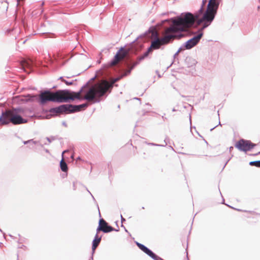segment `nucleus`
Masks as SVG:
<instances>
[{"mask_svg":"<svg viewBox=\"0 0 260 260\" xmlns=\"http://www.w3.org/2000/svg\"><path fill=\"white\" fill-rule=\"evenodd\" d=\"M172 23L168 27H165L162 32V37H158L155 33V37L151 41L150 46L144 53L142 59L147 56L154 50L160 48L161 46L167 45L176 39H181L184 35L182 32L185 31L187 27L179 16L172 18Z\"/></svg>","mask_w":260,"mask_h":260,"instance_id":"1","label":"nucleus"},{"mask_svg":"<svg viewBox=\"0 0 260 260\" xmlns=\"http://www.w3.org/2000/svg\"><path fill=\"white\" fill-rule=\"evenodd\" d=\"M206 3V0H203L200 9L194 14L186 12L179 16L187 28L192 26L196 22L198 25L203 23L202 29L210 25L216 14L219 2L217 0H209L207 10L203 13V7Z\"/></svg>","mask_w":260,"mask_h":260,"instance_id":"2","label":"nucleus"},{"mask_svg":"<svg viewBox=\"0 0 260 260\" xmlns=\"http://www.w3.org/2000/svg\"><path fill=\"white\" fill-rule=\"evenodd\" d=\"M84 87H82L79 91L75 92L68 89L58 90L55 92L49 90L42 91L39 95V102L41 105H43L48 102L56 103H66L70 100L74 101L75 99L80 100H85L87 93L83 98L81 96V93L83 92ZM85 100H86L85 99Z\"/></svg>","mask_w":260,"mask_h":260,"instance_id":"3","label":"nucleus"},{"mask_svg":"<svg viewBox=\"0 0 260 260\" xmlns=\"http://www.w3.org/2000/svg\"><path fill=\"white\" fill-rule=\"evenodd\" d=\"M119 79L120 78H114L111 82H109L106 80H102L89 89L84 99L89 102H100L101 98L107 92H110L113 87V84Z\"/></svg>","mask_w":260,"mask_h":260,"instance_id":"4","label":"nucleus"},{"mask_svg":"<svg viewBox=\"0 0 260 260\" xmlns=\"http://www.w3.org/2000/svg\"><path fill=\"white\" fill-rule=\"evenodd\" d=\"M12 123L14 124H19L26 122V120L11 110H6L3 112L0 116V126Z\"/></svg>","mask_w":260,"mask_h":260,"instance_id":"5","label":"nucleus"},{"mask_svg":"<svg viewBox=\"0 0 260 260\" xmlns=\"http://www.w3.org/2000/svg\"><path fill=\"white\" fill-rule=\"evenodd\" d=\"M255 146L256 144L252 143L250 140L241 139L236 143L235 146L241 151L247 152L251 150Z\"/></svg>","mask_w":260,"mask_h":260,"instance_id":"6","label":"nucleus"},{"mask_svg":"<svg viewBox=\"0 0 260 260\" xmlns=\"http://www.w3.org/2000/svg\"><path fill=\"white\" fill-rule=\"evenodd\" d=\"M202 27L199 30L197 35L193 36L192 38L188 40L184 43V46L186 49H190L196 46L200 42L203 36Z\"/></svg>","mask_w":260,"mask_h":260,"instance_id":"7","label":"nucleus"},{"mask_svg":"<svg viewBox=\"0 0 260 260\" xmlns=\"http://www.w3.org/2000/svg\"><path fill=\"white\" fill-rule=\"evenodd\" d=\"M129 50L124 49V48H121L118 51L116 54L115 55L114 58L110 63L111 66H114L116 65L119 61L121 59H123L128 54Z\"/></svg>","mask_w":260,"mask_h":260,"instance_id":"8","label":"nucleus"},{"mask_svg":"<svg viewBox=\"0 0 260 260\" xmlns=\"http://www.w3.org/2000/svg\"><path fill=\"white\" fill-rule=\"evenodd\" d=\"M49 111L51 114L53 115L63 113H70L69 104L62 105L57 107L51 108Z\"/></svg>","mask_w":260,"mask_h":260,"instance_id":"9","label":"nucleus"},{"mask_svg":"<svg viewBox=\"0 0 260 260\" xmlns=\"http://www.w3.org/2000/svg\"><path fill=\"white\" fill-rule=\"evenodd\" d=\"M100 222L103 228V232L104 233H108L115 230V228L108 224V223L103 219H100Z\"/></svg>","mask_w":260,"mask_h":260,"instance_id":"10","label":"nucleus"},{"mask_svg":"<svg viewBox=\"0 0 260 260\" xmlns=\"http://www.w3.org/2000/svg\"><path fill=\"white\" fill-rule=\"evenodd\" d=\"M88 106L87 103L81 104L79 105H73L69 104L70 113L79 112L82 109H85Z\"/></svg>","mask_w":260,"mask_h":260,"instance_id":"11","label":"nucleus"},{"mask_svg":"<svg viewBox=\"0 0 260 260\" xmlns=\"http://www.w3.org/2000/svg\"><path fill=\"white\" fill-rule=\"evenodd\" d=\"M69 151V150H66L62 152V158L59 163V166H60V168L62 172H65V173H67V172L68 171V165H67V164L66 163V162L63 160V155L64 153L68 152Z\"/></svg>","mask_w":260,"mask_h":260,"instance_id":"12","label":"nucleus"},{"mask_svg":"<svg viewBox=\"0 0 260 260\" xmlns=\"http://www.w3.org/2000/svg\"><path fill=\"white\" fill-rule=\"evenodd\" d=\"M101 239L102 237H99L98 235L96 234L92 242V256L90 257L89 260H93V254L94 253L95 250L96 249L95 241H97L98 242H100Z\"/></svg>","mask_w":260,"mask_h":260,"instance_id":"13","label":"nucleus"},{"mask_svg":"<svg viewBox=\"0 0 260 260\" xmlns=\"http://www.w3.org/2000/svg\"><path fill=\"white\" fill-rule=\"evenodd\" d=\"M32 61L31 60H23L21 62V65L22 67V68L25 70V68L30 69L32 67Z\"/></svg>","mask_w":260,"mask_h":260,"instance_id":"14","label":"nucleus"},{"mask_svg":"<svg viewBox=\"0 0 260 260\" xmlns=\"http://www.w3.org/2000/svg\"><path fill=\"white\" fill-rule=\"evenodd\" d=\"M137 64V62H135L133 64V65L129 68L127 70H125L123 76H127L130 74L132 70L135 68V67Z\"/></svg>","mask_w":260,"mask_h":260,"instance_id":"15","label":"nucleus"},{"mask_svg":"<svg viewBox=\"0 0 260 260\" xmlns=\"http://www.w3.org/2000/svg\"><path fill=\"white\" fill-rule=\"evenodd\" d=\"M59 79L62 82L65 83L67 85H73L74 84V81L73 80H72V81L66 80H65L63 78V77H59Z\"/></svg>","mask_w":260,"mask_h":260,"instance_id":"16","label":"nucleus"},{"mask_svg":"<svg viewBox=\"0 0 260 260\" xmlns=\"http://www.w3.org/2000/svg\"><path fill=\"white\" fill-rule=\"evenodd\" d=\"M167 139L168 138H166V139L164 140V144H157L153 143H148V145H151V146H160V147H165L167 145Z\"/></svg>","mask_w":260,"mask_h":260,"instance_id":"17","label":"nucleus"},{"mask_svg":"<svg viewBox=\"0 0 260 260\" xmlns=\"http://www.w3.org/2000/svg\"><path fill=\"white\" fill-rule=\"evenodd\" d=\"M249 164L251 166H255L257 168H260V160L250 161Z\"/></svg>","mask_w":260,"mask_h":260,"instance_id":"18","label":"nucleus"},{"mask_svg":"<svg viewBox=\"0 0 260 260\" xmlns=\"http://www.w3.org/2000/svg\"><path fill=\"white\" fill-rule=\"evenodd\" d=\"M23 143L24 144L26 145V144H31V143L33 144H37L39 142L34 141V139H30L27 141H24L23 142Z\"/></svg>","mask_w":260,"mask_h":260,"instance_id":"19","label":"nucleus"},{"mask_svg":"<svg viewBox=\"0 0 260 260\" xmlns=\"http://www.w3.org/2000/svg\"><path fill=\"white\" fill-rule=\"evenodd\" d=\"M57 139V136H51V137H46V139L49 142V143H51L53 141H54Z\"/></svg>","mask_w":260,"mask_h":260,"instance_id":"20","label":"nucleus"},{"mask_svg":"<svg viewBox=\"0 0 260 260\" xmlns=\"http://www.w3.org/2000/svg\"><path fill=\"white\" fill-rule=\"evenodd\" d=\"M103 228H102V225L100 222V221L99 220V226L96 229V234H98L100 231L103 232Z\"/></svg>","mask_w":260,"mask_h":260,"instance_id":"21","label":"nucleus"},{"mask_svg":"<svg viewBox=\"0 0 260 260\" xmlns=\"http://www.w3.org/2000/svg\"><path fill=\"white\" fill-rule=\"evenodd\" d=\"M86 190H87V191L89 192V193L91 196V197H92V199H93V201H94L96 203H97L96 202V201H95V199H94V197H93V195L91 194V192H90L88 190V189H87V188H86ZM97 206H98V210H99V216H100V217H101V213H100V209H99V207L98 205H97Z\"/></svg>","mask_w":260,"mask_h":260,"instance_id":"22","label":"nucleus"},{"mask_svg":"<svg viewBox=\"0 0 260 260\" xmlns=\"http://www.w3.org/2000/svg\"><path fill=\"white\" fill-rule=\"evenodd\" d=\"M186 49V48L184 46V44L179 48L177 52L178 53H180L182 50H184Z\"/></svg>","mask_w":260,"mask_h":260,"instance_id":"23","label":"nucleus"},{"mask_svg":"<svg viewBox=\"0 0 260 260\" xmlns=\"http://www.w3.org/2000/svg\"><path fill=\"white\" fill-rule=\"evenodd\" d=\"M36 141L39 142V143L38 144H35V145H37V146H40L41 148H43L44 147V145L42 144L40 141Z\"/></svg>","mask_w":260,"mask_h":260,"instance_id":"24","label":"nucleus"},{"mask_svg":"<svg viewBox=\"0 0 260 260\" xmlns=\"http://www.w3.org/2000/svg\"><path fill=\"white\" fill-rule=\"evenodd\" d=\"M76 184H77V182H73V189L74 190H75L76 189V188H77Z\"/></svg>","mask_w":260,"mask_h":260,"instance_id":"25","label":"nucleus"},{"mask_svg":"<svg viewBox=\"0 0 260 260\" xmlns=\"http://www.w3.org/2000/svg\"><path fill=\"white\" fill-rule=\"evenodd\" d=\"M28 145H29L28 146V147H29V149L34 148V145H35V144L31 143V144H28Z\"/></svg>","mask_w":260,"mask_h":260,"instance_id":"26","label":"nucleus"},{"mask_svg":"<svg viewBox=\"0 0 260 260\" xmlns=\"http://www.w3.org/2000/svg\"><path fill=\"white\" fill-rule=\"evenodd\" d=\"M231 157H230L225 162L223 167V169H224L225 168V167L226 166V165H227V164L228 163V162L230 160Z\"/></svg>","mask_w":260,"mask_h":260,"instance_id":"27","label":"nucleus"},{"mask_svg":"<svg viewBox=\"0 0 260 260\" xmlns=\"http://www.w3.org/2000/svg\"><path fill=\"white\" fill-rule=\"evenodd\" d=\"M120 216H121V222L122 223V222H123L124 221H125V218H124L123 217V216H122V215H120Z\"/></svg>","mask_w":260,"mask_h":260,"instance_id":"28","label":"nucleus"},{"mask_svg":"<svg viewBox=\"0 0 260 260\" xmlns=\"http://www.w3.org/2000/svg\"><path fill=\"white\" fill-rule=\"evenodd\" d=\"M226 205L228 206V205ZM228 206L230 207V208H232V209H235V210H237L238 211H241L240 209H236V208H234V207H232L231 206L228 205Z\"/></svg>","mask_w":260,"mask_h":260,"instance_id":"29","label":"nucleus"},{"mask_svg":"<svg viewBox=\"0 0 260 260\" xmlns=\"http://www.w3.org/2000/svg\"><path fill=\"white\" fill-rule=\"evenodd\" d=\"M259 154H260V152H257V153H256L255 154H250L249 155H252V156H255V155H258Z\"/></svg>","mask_w":260,"mask_h":260,"instance_id":"30","label":"nucleus"},{"mask_svg":"<svg viewBox=\"0 0 260 260\" xmlns=\"http://www.w3.org/2000/svg\"><path fill=\"white\" fill-rule=\"evenodd\" d=\"M100 242H98L97 241H95V245H96V248H97V247L99 246V244H100Z\"/></svg>","mask_w":260,"mask_h":260,"instance_id":"31","label":"nucleus"},{"mask_svg":"<svg viewBox=\"0 0 260 260\" xmlns=\"http://www.w3.org/2000/svg\"><path fill=\"white\" fill-rule=\"evenodd\" d=\"M179 53H178V52L177 51L175 54L174 55V57L175 58L179 54Z\"/></svg>","mask_w":260,"mask_h":260,"instance_id":"32","label":"nucleus"},{"mask_svg":"<svg viewBox=\"0 0 260 260\" xmlns=\"http://www.w3.org/2000/svg\"><path fill=\"white\" fill-rule=\"evenodd\" d=\"M44 150H45V151L46 153H50V151H49V150L48 149H45Z\"/></svg>","mask_w":260,"mask_h":260,"instance_id":"33","label":"nucleus"},{"mask_svg":"<svg viewBox=\"0 0 260 260\" xmlns=\"http://www.w3.org/2000/svg\"><path fill=\"white\" fill-rule=\"evenodd\" d=\"M196 133L197 134H198L200 137H202V136L201 135H200V134L199 133V132L198 131H195Z\"/></svg>","mask_w":260,"mask_h":260,"instance_id":"34","label":"nucleus"},{"mask_svg":"<svg viewBox=\"0 0 260 260\" xmlns=\"http://www.w3.org/2000/svg\"><path fill=\"white\" fill-rule=\"evenodd\" d=\"M74 153H72L71 155V158L73 159H74Z\"/></svg>","mask_w":260,"mask_h":260,"instance_id":"35","label":"nucleus"},{"mask_svg":"<svg viewBox=\"0 0 260 260\" xmlns=\"http://www.w3.org/2000/svg\"><path fill=\"white\" fill-rule=\"evenodd\" d=\"M216 126L212 127H211L210 128V130H211V131L214 130V129H215L216 128Z\"/></svg>","mask_w":260,"mask_h":260,"instance_id":"36","label":"nucleus"},{"mask_svg":"<svg viewBox=\"0 0 260 260\" xmlns=\"http://www.w3.org/2000/svg\"><path fill=\"white\" fill-rule=\"evenodd\" d=\"M234 149V147L233 146H231L230 148H229V150L230 151H232V150H233Z\"/></svg>","mask_w":260,"mask_h":260,"instance_id":"37","label":"nucleus"},{"mask_svg":"<svg viewBox=\"0 0 260 260\" xmlns=\"http://www.w3.org/2000/svg\"><path fill=\"white\" fill-rule=\"evenodd\" d=\"M121 226H122V227H123V228H124L125 231L126 232H128L127 230L126 229V228H125L123 225V224H121Z\"/></svg>","mask_w":260,"mask_h":260,"instance_id":"38","label":"nucleus"},{"mask_svg":"<svg viewBox=\"0 0 260 260\" xmlns=\"http://www.w3.org/2000/svg\"><path fill=\"white\" fill-rule=\"evenodd\" d=\"M81 157H80V156H78V157L77 158V159H76V160H81Z\"/></svg>","mask_w":260,"mask_h":260,"instance_id":"39","label":"nucleus"},{"mask_svg":"<svg viewBox=\"0 0 260 260\" xmlns=\"http://www.w3.org/2000/svg\"><path fill=\"white\" fill-rule=\"evenodd\" d=\"M195 34H196V32H195L191 31V32H190V35H194Z\"/></svg>","mask_w":260,"mask_h":260,"instance_id":"40","label":"nucleus"},{"mask_svg":"<svg viewBox=\"0 0 260 260\" xmlns=\"http://www.w3.org/2000/svg\"><path fill=\"white\" fill-rule=\"evenodd\" d=\"M119 229H115V230H114L113 231H116V232H118V231H119Z\"/></svg>","mask_w":260,"mask_h":260,"instance_id":"41","label":"nucleus"},{"mask_svg":"<svg viewBox=\"0 0 260 260\" xmlns=\"http://www.w3.org/2000/svg\"><path fill=\"white\" fill-rule=\"evenodd\" d=\"M162 118L164 120L167 119L166 118H165L164 116H162Z\"/></svg>","mask_w":260,"mask_h":260,"instance_id":"42","label":"nucleus"},{"mask_svg":"<svg viewBox=\"0 0 260 260\" xmlns=\"http://www.w3.org/2000/svg\"><path fill=\"white\" fill-rule=\"evenodd\" d=\"M190 132L191 133L192 135H194L193 133H192V131H190Z\"/></svg>","mask_w":260,"mask_h":260,"instance_id":"43","label":"nucleus"},{"mask_svg":"<svg viewBox=\"0 0 260 260\" xmlns=\"http://www.w3.org/2000/svg\"><path fill=\"white\" fill-rule=\"evenodd\" d=\"M204 141H205L206 143H207V142L206 141V140L204 139Z\"/></svg>","mask_w":260,"mask_h":260,"instance_id":"44","label":"nucleus"},{"mask_svg":"<svg viewBox=\"0 0 260 260\" xmlns=\"http://www.w3.org/2000/svg\"><path fill=\"white\" fill-rule=\"evenodd\" d=\"M22 246H24V245H22V246L20 247L19 248H22Z\"/></svg>","mask_w":260,"mask_h":260,"instance_id":"45","label":"nucleus"},{"mask_svg":"<svg viewBox=\"0 0 260 260\" xmlns=\"http://www.w3.org/2000/svg\"><path fill=\"white\" fill-rule=\"evenodd\" d=\"M142 209H145L144 207H142Z\"/></svg>","mask_w":260,"mask_h":260,"instance_id":"46","label":"nucleus"},{"mask_svg":"<svg viewBox=\"0 0 260 260\" xmlns=\"http://www.w3.org/2000/svg\"><path fill=\"white\" fill-rule=\"evenodd\" d=\"M256 215H260V213H256Z\"/></svg>","mask_w":260,"mask_h":260,"instance_id":"47","label":"nucleus"},{"mask_svg":"<svg viewBox=\"0 0 260 260\" xmlns=\"http://www.w3.org/2000/svg\"><path fill=\"white\" fill-rule=\"evenodd\" d=\"M224 201V200L223 199V203H222V204H223Z\"/></svg>","mask_w":260,"mask_h":260,"instance_id":"48","label":"nucleus"},{"mask_svg":"<svg viewBox=\"0 0 260 260\" xmlns=\"http://www.w3.org/2000/svg\"><path fill=\"white\" fill-rule=\"evenodd\" d=\"M0 231H1V232H3L2 230L1 229H0Z\"/></svg>","mask_w":260,"mask_h":260,"instance_id":"49","label":"nucleus"},{"mask_svg":"<svg viewBox=\"0 0 260 260\" xmlns=\"http://www.w3.org/2000/svg\"><path fill=\"white\" fill-rule=\"evenodd\" d=\"M188 253L186 252V256L187 257Z\"/></svg>","mask_w":260,"mask_h":260,"instance_id":"50","label":"nucleus"},{"mask_svg":"<svg viewBox=\"0 0 260 260\" xmlns=\"http://www.w3.org/2000/svg\"><path fill=\"white\" fill-rule=\"evenodd\" d=\"M17 2H18V0H17Z\"/></svg>","mask_w":260,"mask_h":260,"instance_id":"51","label":"nucleus"},{"mask_svg":"<svg viewBox=\"0 0 260 260\" xmlns=\"http://www.w3.org/2000/svg\"><path fill=\"white\" fill-rule=\"evenodd\" d=\"M259 2H260V0H259Z\"/></svg>","mask_w":260,"mask_h":260,"instance_id":"52","label":"nucleus"}]
</instances>
